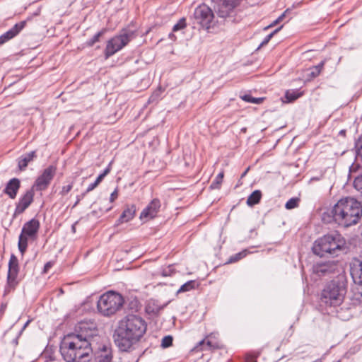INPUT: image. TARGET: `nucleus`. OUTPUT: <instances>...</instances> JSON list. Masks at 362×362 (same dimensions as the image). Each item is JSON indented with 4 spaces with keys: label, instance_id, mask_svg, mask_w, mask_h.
<instances>
[{
    "label": "nucleus",
    "instance_id": "42",
    "mask_svg": "<svg viewBox=\"0 0 362 362\" xmlns=\"http://www.w3.org/2000/svg\"><path fill=\"white\" fill-rule=\"evenodd\" d=\"M272 38V37L269 34L267 35L264 39L262 40V42L260 43V45H259L258 47V49H259L261 47L267 45L269 41Z\"/></svg>",
    "mask_w": 362,
    "mask_h": 362
},
{
    "label": "nucleus",
    "instance_id": "31",
    "mask_svg": "<svg viewBox=\"0 0 362 362\" xmlns=\"http://www.w3.org/2000/svg\"><path fill=\"white\" fill-rule=\"evenodd\" d=\"M187 27L186 18H181L173 27V32L176 33Z\"/></svg>",
    "mask_w": 362,
    "mask_h": 362
},
{
    "label": "nucleus",
    "instance_id": "1",
    "mask_svg": "<svg viewBox=\"0 0 362 362\" xmlns=\"http://www.w3.org/2000/svg\"><path fill=\"white\" fill-rule=\"evenodd\" d=\"M100 339L96 325L93 321H81L74 332L64 337L60 352L66 362H112V350L110 345L103 344L94 353L93 345Z\"/></svg>",
    "mask_w": 362,
    "mask_h": 362
},
{
    "label": "nucleus",
    "instance_id": "17",
    "mask_svg": "<svg viewBox=\"0 0 362 362\" xmlns=\"http://www.w3.org/2000/svg\"><path fill=\"white\" fill-rule=\"evenodd\" d=\"M235 7V0H223L221 4H218L217 8V15L222 18H226L233 11Z\"/></svg>",
    "mask_w": 362,
    "mask_h": 362
},
{
    "label": "nucleus",
    "instance_id": "36",
    "mask_svg": "<svg viewBox=\"0 0 362 362\" xmlns=\"http://www.w3.org/2000/svg\"><path fill=\"white\" fill-rule=\"evenodd\" d=\"M173 337L170 335L165 336L161 341V346L163 348H168L173 344Z\"/></svg>",
    "mask_w": 362,
    "mask_h": 362
},
{
    "label": "nucleus",
    "instance_id": "39",
    "mask_svg": "<svg viewBox=\"0 0 362 362\" xmlns=\"http://www.w3.org/2000/svg\"><path fill=\"white\" fill-rule=\"evenodd\" d=\"M72 187H73L72 183L69 184L66 186H63L62 188V190L60 192V194L62 196L67 194L72 189Z\"/></svg>",
    "mask_w": 362,
    "mask_h": 362
},
{
    "label": "nucleus",
    "instance_id": "23",
    "mask_svg": "<svg viewBox=\"0 0 362 362\" xmlns=\"http://www.w3.org/2000/svg\"><path fill=\"white\" fill-rule=\"evenodd\" d=\"M262 198V192L259 189L255 190L250 194L247 199V204L250 206H253L260 202Z\"/></svg>",
    "mask_w": 362,
    "mask_h": 362
},
{
    "label": "nucleus",
    "instance_id": "8",
    "mask_svg": "<svg viewBox=\"0 0 362 362\" xmlns=\"http://www.w3.org/2000/svg\"><path fill=\"white\" fill-rule=\"evenodd\" d=\"M338 265L334 261L319 262L312 268L313 278L316 281L317 278L330 277L336 274Z\"/></svg>",
    "mask_w": 362,
    "mask_h": 362
},
{
    "label": "nucleus",
    "instance_id": "53",
    "mask_svg": "<svg viewBox=\"0 0 362 362\" xmlns=\"http://www.w3.org/2000/svg\"><path fill=\"white\" fill-rule=\"evenodd\" d=\"M100 182H98L97 180H95V182H93L94 185H95V187H97L98 185L100 184Z\"/></svg>",
    "mask_w": 362,
    "mask_h": 362
},
{
    "label": "nucleus",
    "instance_id": "40",
    "mask_svg": "<svg viewBox=\"0 0 362 362\" xmlns=\"http://www.w3.org/2000/svg\"><path fill=\"white\" fill-rule=\"evenodd\" d=\"M320 74V72L318 70H317L316 68H313V66L310 69V72L308 74V76L310 78H315L317 76H319Z\"/></svg>",
    "mask_w": 362,
    "mask_h": 362
},
{
    "label": "nucleus",
    "instance_id": "5",
    "mask_svg": "<svg viewBox=\"0 0 362 362\" xmlns=\"http://www.w3.org/2000/svg\"><path fill=\"white\" fill-rule=\"evenodd\" d=\"M347 291V284L343 276H338L327 283L320 295L322 303L330 307L341 305Z\"/></svg>",
    "mask_w": 362,
    "mask_h": 362
},
{
    "label": "nucleus",
    "instance_id": "21",
    "mask_svg": "<svg viewBox=\"0 0 362 362\" xmlns=\"http://www.w3.org/2000/svg\"><path fill=\"white\" fill-rule=\"evenodd\" d=\"M336 308L337 317L344 321L348 320L352 316L351 308L346 305H339Z\"/></svg>",
    "mask_w": 362,
    "mask_h": 362
},
{
    "label": "nucleus",
    "instance_id": "51",
    "mask_svg": "<svg viewBox=\"0 0 362 362\" xmlns=\"http://www.w3.org/2000/svg\"><path fill=\"white\" fill-rule=\"evenodd\" d=\"M105 178V177H103V175L100 173L96 178V180L101 182L103 181V180Z\"/></svg>",
    "mask_w": 362,
    "mask_h": 362
},
{
    "label": "nucleus",
    "instance_id": "15",
    "mask_svg": "<svg viewBox=\"0 0 362 362\" xmlns=\"http://www.w3.org/2000/svg\"><path fill=\"white\" fill-rule=\"evenodd\" d=\"M350 273L355 284H362V257L352 260Z\"/></svg>",
    "mask_w": 362,
    "mask_h": 362
},
{
    "label": "nucleus",
    "instance_id": "57",
    "mask_svg": "<svg viewBox=\"0 0 362 362\" xmlns=\"http://www.w3.org/2000/svg\"><path fill=\"white\" fill-rule=\"evenodd\" d=\"M71 229H72V230H73L74 232H75L76 228H75V226H74V225H73V226H71Z\"/></svg>",
    "mask_w": 362,
    "mask_h": 362
},
{
    "label": "nucleus",
    "instance_id": "26",
    "mask_svg": "<svg viewBox=\"0 0 362 362\" xmlns=\"http://www.w3.org/2000/svg\"><path fill=\"white\" fill-rule=\"evenodd\" d=\"M197 285V284L196 281L189 280L180 287V288L177 291L176 294L177 295L180 293H185L192 291L195 288Z\"/></svg>",
    "mask_w": 362,
    "mask_h": 362
},
{
    "label": "nucleus",
    "instance_id": "56",
    "mask_svg": "<svg viewBox=\"0 0 362 362\" xmlns=\"http://www.w3.org/2000/svg\"><path fill=\"white\" fill-rule=\"evenodd\" d=\"M345 132H345V130H341V131L339 132V134H345Z\"/></svg>",
    "mask_w": 362,
    "mask_h": 362
},
{
    "label": "nucleus",
    "instance_id": "4",
    "mask_svg": "<svg viewBox=\"0 0 362 362\" xmlns=\"http://www.w3.org/2000/svg\"><path fill=\"white\" fill-rule=\"evenodd\" d=\"M313 252L320 257L327 255L338 256L346 252V240L338 232H332L316 240L312 247Z\"/></svg>",
    "mask_w": 362,
    "mask_h": 362
},
{
    "label": "nucleus",
    "instance_id": "50",
    "mask_svg": "<svg viewBox=\"0 0 362 362\" xmlns=\"http://www.w3.org/2000/svg\"><path fill=\"white\" fill-rule=\"evenodd\" d=\"M81 199V197H80V196H77V197H76V202L74 203V204L73 207L76 206L78 204V203L80 202Z\"/></svg>",
    "mask_w": 362,
    "mask_h": 362
},
{
    "label": "nucleus",
    "instance_id": "20",
    "mask_svg": "<svg viewBox=\"0 0 362 362\" xmlns=\"http://www.w3.org/2000/svg\"><path fill=\"white\" fill-rule=\"evenodd\" d=\"M136 211V206L132 204L127 206L118 219V223H124L131 221L135 216Z\"/></svg>",
    "mask_w": 362,
    "mask_h": 362
},
{
    "label": "nucleus",
    "instance_id": "55",
    "mask_svg": "<svg viewBox=\"0 0 362 362\" xmlns=\"http://www.w3.org/2000/svg\"><path fill=\"white\" fill-rule=\"evenodd\" d=\"M248 171V168L242 174V177L245 176Z\"/></svg>",
    "mask_w": 362,
    "mask_h": 362
},
{
    "label": "nucleus",
    "instance_id": "33",
    "mask_svg": "<svg viewBox=\"0 0 362 362\" xmlns=\"http://www.w3.org/2000/svg\"><path fill=\"white\" fill-rule=\"evenodd\" d=\"M356 158L362 160V137L359 138L355 144Z\"/></svg>",
    "mask_w": 362,
    "mask_h": 362
},
{
    "label": "nucleus",
    "instance_id": "29",
    "mask_svg": "<svg viewBox=\"0 0 362 362\" xmlns=\"http://www.w3.org/2000/svg\"><path fill=\"white\" fill-rule=\"evenodd\" d=\"M107 31V29L103 28L100 31L98 32L95 34L92 38L89 39L86 41V44L88 47H92L95 43L98 42L100 40V37L103 36Z\"/></svg>",
    "mask_w": 362,
    "mask_h": 362
},
{
    "label": "nucleus",
    "instance_id": "11",
    "mask_svg": "<svg viewBox=\"0 0 362 362\" xmlns=\"http://www.w3.org/2000/svg\"><path fill=\"white\" fill-rule=\"evenodd\" d=\"M34 194L33 189H30L27 190L25 193L19 198L16 205L13 219L15 218L17 215L23 213L25 209L29 207L33 202Z\"/></svg>",
    "mask_w": 362,
    "mask_h": 362
},
{
    "label": "nucleus",
    "instance_id": "22",
    "mask_svg": "<svg viewBox=\"0 0 362 362\" xmlns=\"http://www.w3.org/2000/svg\"><path fill=\"white\" fill-rule=\"evenodd\" d=\"M29 239L30 240V237H27L25 234L23 233H21L18 236V247L22 255H24L28 248Z\"/></svg>",
    "mask_w": 362,
    "mask_h": 362
},
{
    "label": "nucleus",
    "instance_id": "25",
    "mask_svg": "<svg viewBox=\"0 0 362 362\" xmlns=\"http://www.w3.org/2000/svg\"><path fill=\"white\" fill-rule=\"evenodd\" d=\"M352 291V300L355 303H362V284H356Z\"/></svg>",
    "mask_w": 362,
    "mask_h": 362
},
{
    "label": "nucleus",
    "instance_id": "28",
    "mask_svg": "<svg viewBox=\"0 0 362 362\" xmlns=\"http://www.w3.org/2000/svg\"><path fill=\"white\" fill-rule=\"evenodd\" d=\"M224 177L223 172H220L215 179L212 181L211 184L210 185L209 188L211 189H220L221 183L223 182V179Z\"/></svg>",
    "mask_w": 362,
    "mask_h": 362
},
{
    "label": "nucleus",
    "instance_id": "35",
    "mask_svg": "<svg viewBox=\"0 0 362 362\" xmlns=\"http://www.w3.org/2000/svg\"><path fill=\"white\" fill-rule=\"evenodd\" d=\"M161 93H162L161 88H159V89L155 90L152 93V95L150 96V98L148 99V102L149 103H157L160 98Z\"/></svg>",
    "mask_w": 362,
    "mask_h": 362
},
{
    "label": "nucleus",
    "instance_id": "32",
    "mask_svg": "<svg viewBox=\"0 0 362 362\" xmlns=\"http://www.w3.org/2000/svg\"><path fill=\"white\" fill-rule=\"evenodd\" d=\"M299 201H300L299 198L292 197L286 202V203L285 204V208L288 210L295 209L298 206Z\"/></svg>",
    "mask_w": 362,
    "mask_h": 362
},
{
    "label": "nucleus",
    "instance_id": "2",
    "mask_svg": "<svg viewBox=\"0 0 362 362\" xmlns=\"http://www.w3.org/2000/svg\"><path fill=\"white\" fill-rule=\"evenodd\" d=\"M146 322L142 317L135 315H127L119 322L114 332L115 345L120 351H132L146 333Z\"/></svg>",
    "mask_w": 362,
    "mask_h": 362
},
{
    "label": "nucleus",
    "instance_id": "27",
    "mask_svg": "<svg viewBox=\"0 0 362 362\" xmlns=\"http://www.w3.org/2000/svg\"><path fill=\"white\" fill-rule=\"evenodd\" d=\"M250 253V251L247 249H245L232 256H230L229 257V259L227 260L226 263L227 264H231V263H234V262H236L239 260H240L241 259L245 257L247 254Z\"/></svg>",
    "mask_w": 362,
    "mask_h": 362
},
{
    "label": "nucleus",
    "instance_id": "37",
    "mask_svg": "<svg viewBox=\"0 0 362 362\" xmlns=\"http://www.w3.org/2000/svg\"><path fill=\"white\" fill-rule=\"evenodd\" d=\"M174 273H175V270L174 269L173 265H169L163 269L161 272V274L163 276H170Z\"/></svg>",
    "mask_w": 362,
    "mask_h": 362
},
{
    "label": "nucleus",
    "instance_id": "41",
    "mask_svg": "<svg viewBox=\"0 0 362 362\" xmlns=\"http://www.w3.org/2000/svg\"><path fill=\"white\" fill-rule=\"evenodd\" d=\"M118 197V189L116 188L115 190L111 193L110 197V202H113Z\"/></svg>",
    "mask_w": 362,
    "mask_h": 362
},
{
    "label": "nucleus",
    "instance_id": "24",
    "mask_svg": "<svg viewBox=\"0 0 362 362\" xmlns=\"http://www.w3.org/2000/svg\"><path fill=\"white\" fill-rule=\"evenodd\" d=\"M303 95V93L299 90H288L285 93V98L286 103H292L296 99L300 98Z\"/></svg>",
    "mask_w": 362,
    "mask_h": 362
},
{
    "label": "nucleus",
    "instance_id": "13",
    "mask_svg": "<svg viewBox=\"0 0 362 362\" xmlns=\"http://www.w3.org/2000/svg\"><path fill=\"white\" fill-rule=\"evenodd\" d=\"M40 227V223L39 220L35 218H33L23 224L21 233L25 234L27 237H30V240H34L37 237Z\"/></svg>",
    "mask_w": 362,
    "mask_h": 362
},
{
    "label": "nucleus",
    "instance_id": "61",
    "mask_svg": "<svg viewBox=\"0 0 362 362\" xmlns=\"http://www.w3.org/2000/svg\"><path fill=\"white\" fill-rule=\"evenodd\" d=\"M245 130H246V129H245V128H243V129H242V131H244V132H245Z\"/></svg>",
    "mask_w": 362,
    "mask_h": 362
},
{
    "label": "nucleus",
    "instance_id": "9",
    "mask_svg": "<svg viewBox=\"0 0 362 362\" xmlns=\"http://www.w3.org/2000/svg\"><path fill=\"white\" fill-rule=\"evenodd\" d=\"M56 172L57 167L54 165H50L45 168L35 180L33 187H35L37 191L45 190L53 180Z\"/></svg>",
    "mask_w": 362,
    "mask_h": 362
},
{
    "label": "nucleus",
    "instance_id": "46",
    "mask_svg": "<svg viewBox=\"0 0 362 362\" xmlns=\"http://www.w3.org/2000/svg\"><path fill=\"white\" fill-rule=\"evenodd\" d=\"M95 187H95V185H94L93 182V183H90V184L88 186V187H87V189H86V192L82 194V196H81V197H83L86 193H88V192H90L93 191Z\"/></svg>",
    "mask_w": 362,
    "mask_h": 362
},
{
    "label": "nucleus",
    "instance_id": "43",
    "mask_svg": "<svg viewBox=\"0 0 362 362\" xmlns=\"http://www.w3.org/2000/svg\"><path fill=\"white\" fill-rule=\"evenodd\" d=\"M53 264L52 262H47L43 268L42 272L44 274H46L48 272V271L50 269V268L52 267Z\"/></svg>",
    "mask_w": 362,
    "mask_h": 362
},
{
    "label": "nucleus",
    "instance_id": "7",
    "mask_svg": "<svg viewBox=\"0 0 362 362\" xmlns=\"http://www.w3.org/2000/svg\"><path fill=\"white\" fill-rule=\"evenodd\" d=\"M135 31L128 28L122 29L119 34L110 38L106 44L104 56L107 59L122 49L134 38Z\"/></svg>",
    "mask_w": 362,
    "mask_h": 362
},
{
    "label": "nucleus",
    "instance_id": "44",
    "mask_svg": "<svg viewBox=\"0 0 362 362\" xmlns=\"http://www.w3.org/2000/svg\"><path fill=\"white\" fill-rule=\"evenodd\" d=\"M112 161L109 163V165L104 169V170L101 173V174L103 175V177H105L107 174L110 173L111 170V165Z\"/></svg>",
    "mask_w": 362,
    "mask_h": 362
},
{
    "label": "nucleus",
    "instance_id": "16",
    "mask_svg": "<svg viewBox=\"0 0 362 362\" xmlns=\"http://www.w3.org/2000/svg\"><path fill=\"white\" fill-rule=\"evenodd\" d=\"M26 22L21 21L15 24L11 29L0 36V45H4L8 40L16 37L25 27Z\"/></svg>",
    "mask_w": 362,
    "mask_h": 362
},
{
    "label": "nucleus",
    "instance_id": "18",
    "mask_svg": "<svg viewBox=\"0 0 362 362\" xmlns=\"http://www.w3.org/2000/svg\"><path fill=\"white\" fill-rule=\"evenodd\" d=\"M21 187V181L18 178L13 177L11 179L5 186L3 192L4 194L8 196L11 199H14L16 197L18 192Z\"/></svg>",
    "mask_w": 362,
    "mask_h": 362
},
{
    "label": "nucleus",
    "instance_id": "59",
    "mask_svg": "<svg viewBox=\"0 0 362 362\" xmlns=\"http://www.w3.org/2000/svg\"><path fill=\"white\" fill-rule=\"evenodd\" d=\"M211 341H207V344H208L209 346H211Z\"/></svg>",
    "mask_w": 362,
    "mask_h": 362
},
{
    "label": "nucleus",
    "instance_id": "3",
    "mask_svg": "<svg viewBox=\"0 0 362 362\" xmlns=\"http://www.w3.org/2000/svg\"><path fill=\"white\" fill-rule=\"evenodd\" d=\"M329 215L339 226L348 228L356 225L362 217L361 203L354 197L341 199L331 209Z\"/></svg>",
    "mask_w": 362,
    "mask_h": 362
},
{
    "label": "nucleus",
    "instance_id": "54",
    "mask_svg": "<svg viewBox=\"0 0 362 362\" xmlns=\"http://www.w3.org/2000/svg\"><path fill=\"white\" fill-rule=\"evenodd\" d=\"M173 37H175V35L173 33H170L169 34V38L170 39H173Z\"/></svg>",
    "mask_w": 362,
    "mask_h": 362
},
{
    "label": "nucleus",
    "instance_id": "49",
    "mask_svg": "<svg viewBox=\"0 0 362 362\" xmlns=\"http://www.w3.org/2000/svg\"><path fill=\"white\" fill-rule=\"evenodd\" d=\"M283 25H281L280 27L275 29L273 32H272L269 35L273 37V36L276 34L281 28Z\"/></svg>",
    "mask_w": 362,
    "mask_h": 362
},
{
    "label": "nucleus",
    "instance_id": "58",
    "mask_svg": "<svg viewBox=\"0 0 362 362\" xmlns=\"http://www.w3.org/2000/svg\"><path fill=\"white\" fill-rule=\"evenodd\" d=\"M112 206H110L109 208H107V209H106V211H110V210L112 209Z\"/></svg>",
    "mask_w": 362,
    "mask_h": 362
},
{
    "label": "nucleus",
    "instance_id": "45",
    "mask_svg": "<svg viewBox=\"0 0 362 362\" xmlns=\"http://www.w3.org/2000/svg\"><path fill=\"white\" fill-rule=\"evenodd\" d=\"M167 304H165L163 305H155V303H153V305H155V308H152V310H151V312L153 313H158L160 310H162Z\"/></svg>",
    "mask_w": 362,
    "mask_h": 362
},
{
    "label": "nucleus",
    "instance_id": "6",
    "mask_svg": "<svg viewBox=\"0 0 362 362\" xmlns=\"http://www.w3.org/2000/svg\"><path fill=\"white\" fill-rule=\"evenodd\" d=\"M124 303V299L120 293L109 291L100 296L97 308L101 315L111 316L121 310Z\"/></svg>",
    "mask_w": 362,
    "mask_h": 362
},
{
    "label": "nucleus",
    "instance_id": "52",
    "mask_svg": "<svg viewBox=\"0 0 362 362\" xmlns=\"http://www.w3.org/2000/svg\"><path fill=\"white\" fill-rule=\"evenodd\" d=\"M30 323V320H28L25 325H23V328L21 329L20 334L22 333V332L24 330V329L28 326V325Z\"/></svg>",
    "mask_w": 362,
    "mask_h": 362
},
{
    "label": "nucleus",
    "instance_id": "10",
    "mask_svg": "<svg viewBox=\"0 0 362 362\" xmlns=\"http://www.w3.org/2000/svg\"><path fill=\"white\" fill-rule=\"evenodd\" d=\"M214 17V15L212 10L204 4L198 6L194 11V18L197 23L206 28L210 27Z\"/></svg>",
    "mask_w": 362,
    "mask_h": 362
},
{
    "label": "nucleus",
    "instance_id": "38",
    "mask_svg": "<svg viewBox=\"0 0 362 362\" xmlns=\"http://www.w3.org/2000/svg\"><path fill=\"white\" fill-rule=\"evenodd\" d=\"M288 12V9L286 10L284 13H282L276 20H274L272 23H270L268 26L264 28V30H267L274 25H277L279 23L283 21L284 17L286 16V13Z\"/></svg>",
    "mask_w": 362,
    "mask_h": 362
},
{
    "label": "nucleus",
    "instance_id": "47",
    "mask_svg": "<svg viewBox=\"0 0 362 362\" xmlns=\"http://www.w3.org/2000/svg\"><path fill=\"white\" fill-rule=\"evenodd\" d=\"M324 64H325V61H322L317 65L314 66L313 68H316L317 70H318L320 72H321V71L323 69Z\"/></svg>",
    "mask_w": 362,
    "mask_h": 362
},
{
    "label": "nucleus",
    "instance_id": "30",
    "mask_svg": "<svg viewBox=\"0 0 362 362\" xmlns=\"http://www.w3.org/2000/svg\"><path fill=\"white\" fill-rule=\"evenodd\" d=\"M240 98L243 100L252 104H260L264 100L263 98L252 97L250 94H245Z\"/></svg>",
    "mask_w": 362,
    "mask_h": 362
},
{
    "label": "nucleus",
    "instance_id": "12",
    "mask_svg": "<svg viewBox=\"0 0 362 362\" xmlns=\"http://www.w3.org/2000/svg\"><path fill=\"white\" fill-rule=\"evenodd\" d=\"M19 272L18 260L16 256L12 254L8 262V269L7 274V284L10 286H15L18 282L16 281Z\"/></svg>",
    "mask_w": 362,
    "mask_h": 362
},
{
    "label": "nucleus",
    "instance_id": "60",
    "mask_svg": "<svg viewBox=\"0 0 362 362\" xmlns=\"http://www.w3.org/2000/svg\"><path fill=\"white\" fill-rule=\"evenodd\" d=\"M204 340L201 341H200V344H203V343H204Z\"/></svg>",
    "mask_w": 362,
    "mask_h": 362
},
{
    "label": "nucleus",
    "instance_id": "19",
    "mask_svg": "<svg viewBox=\"0 0 362 362\" xmlns=\"http://www.w3.org/2000/svg\"><path fill=\"white\" fill-rule=\"evenodd\" d=\"M36 151H32L23 154L18 160V165L21 170H24L28 164L36 157Z\"/></svg>",
    "mask_w": 362,
    "mask_h": 362
},
{
    "label": "nucleus",
    "instance_id": "14",
    "mask_svg": "<svg viewBox=\"0 0 362 362\" xmlns=\"http://www.w3.org/2000/svg\"><path fill=\"white\" fill-rule=\"evenodd\" d=\"M160 208V202L158 199H153L141 211L140 219L153 218L156 216Z\"/></svg>",
    "mask_w": 362,
    "mask_h": 362
},
{
    "label": "nucleus",
    "instance_id": "34",
    "mask_svg": "<svg viewBox=\"0 0 362 362\" xmlns=\"http://www.w3.org/2000/svg\"><path fill=\"white\" fill-rule=\"evenodd\" d=\"M353 185L354 188L358 192H361L362 195V174L355 177Z\"/></svg>",
    "mask_w": 362,
    "mask_h": 362
},
{
    "label": "nucleus",
    "instance_id": "48",
    "mask_svg": "<svg viewBox=\"0 0 362 362\" xmlns=\"http://www.w3.org/2000/svg\"><path fill=\"white\" fill-rule=\"evenodd\" d=\"M283 25H281L280 27L275 29L273 32H272L269 35L273 37V36L276 34L281 28Z\"/></svg>",
    "mask_w": 362,
    "mask_h": 362
}]
</instances>
